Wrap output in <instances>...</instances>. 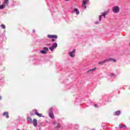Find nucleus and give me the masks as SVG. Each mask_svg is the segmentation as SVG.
<instances>
[{"label":"nucleus","mask_w":130,"mask_h":130,"mask_svg":"<svg viewBox=\"0 0 130 130\" xmlns=\"http://www.w3.org/2000/svg\"><path fill=\"white\" fill-rule=\"evenodd\" d=\"M120 114V111H117L115 112V115H119Z\"/></svg>","instance_id":"a211bd4d"},{"label":"nucleus","mask_w":130,"mask_h":130,"mask_svg":"<svg viewBox=\"0 0 130 130\" xmlns=\"http://www.w3.org/2000/svg\"><path fill=\"white\" fill-rule=\"evenodd\" d=\"M41 53H42L43 54H46L47 53V52L45 50H41Z\"/></svg>","instance_id":"6ab92c4d"},{"label":"nucleus","mask_w":130,"mask_h":130,"mask_svg":"<svg viewBox=\"0 0 130 130\" xmlns=\"http://www.w3.org/2000/svg\"><path fill=\"white\" fill-rule=\"evenodd\" d=\"M32 122H33V124H34V126H35V127L37 126V125L38 124V123L37 122V119H34Z\"/></svg>","instance_id":"0eeeda50"},{"label":"nucleus","mask_w":130,"mask_h":130,"mask_svg":"<svg viewBox=\"0 0 130 130\" xmlns=\"http://www.w3.org/2000/svg\"><path fill=\"white\" fill-rule=\"evenodd\" d=\"M94 107L98 108V105H94Z\"/></svg>","instance_id":"b1692460"},{"label":"nucleus","mask_w":130,"mask_h":130,"mask_svg":"<svg viewBox=\"0 0 130 130\" xmlns=\"http://www.w3.org/2000/svg\"><path fill=\"white\" fill-rule=\"evenodd\" d=\"M86 4H87V2H83L82 4L83 8H84L85 9L87 8V6H86Z\"/></svg>","instance_id":"dca6fc26"},{"label":"nucleus","mask_w":130,"mask_h":130,"mask_svg":"<svg viewBox=\"0 0 130 130\" xmlns=\"http://www.w3.org/2000/svg\"><path fill=\"white\" fill-rule=\"evenodd\" d=\"M1 27L2 29H6V25H5L4 24H2Z\"/></svg>","instance_id":"412c9836"},{"label":"nucleus","mask_w":130,"mask_h":130,"mask_svg":"<svg viewBox=\"0 0 130 130\" xmlns=\"http://www.w3.org/2000/svg\"><path fill=\"white\" fill-rule=\"evenodd\" d=\"M119 10L120 8L118 6H115L113 8V12H114V13H116V14L119 12Z\"/></svg>","instance_id":"7ed1b4c3"},{"label":"nucleus","mask_w":130,"mask_h":130,"mask_svg":"<svg viewBox=\"0 0 130 130\" xmlns=\"http://www.w3.org/2000/svg\"><path fill=\"white\" fill-rule=\"evenodd\" d=\"M49 115L51 118H54V115L53 114L52 109H50L49 111Z\"/></svg>","instance_id":"20e7f679"},{"label":"nucleus","mask_w":130,"mask_h":130,"mask_svg":"<svg viewBox=\"0 0 130 130\" xmlns=\"http://www.w3.org/2000/svg\"><path fill=\"white\" fill-rule=\"evenodd\" d=\"M58 128H59V127H60V125H58Z\"/></svg>","instance_id":"bb28decb"},{"label":"nucleus","mask_w":130,"mask_h":130,"mask_svg":"<svg viewBox=\"0 0 130 130\" xmlns=\"http://www.w3.org/2000/svg\"><path fill=\"white\" fill-rule=\"evenodd\" d=\"M35 114L39 116V117H41L42 116V114L38 113L37 111L35 112Z\"/></svg>","instance_id":"9b49d317"},{"label":"nucleus","mask_w":130,"mask_h":130,"mask_svg":"<svg viewBox=\"0 0 130 130\" xmlns=\"http://www.w3.org/2000/svg\"><path fill=\"white\" fill-rule=\"evenodd\" d=\"M44 50H45V51H46L47 52V51H48V48L44 47Z\"/></svg>","instance_id":"4be33fe9"},{"label":"nucleus","mask_w":130,"mask_h":130,"mask_svg":"<svg viewBox=\"0 0 130 130\" xmlns=\"http://www.w3.org/2000/svg\"><path fill=\"white\" fill-rule=\"evenodd\" d=\"M5 7L6 5H5V4H3L2 5H0V10H3L5 9Z\"/></svg>","instance_id":"ddd939ff"},{"label":"nucleus","mask_w":130,"mask_h":130,"mask_svg":"<svg viewBox=\"0 0 130 130\" xmlns=\"http://www.w3.org/2000/svg\"><path fill=\"white\" fill-rule=\"evenodd\" d=\"M75 52L76 49H74L71 52H69V55H70L71 57H75V56H76V55L75 54Z\"/></svg>","instance_id":"39448f33"},{"label":"nucleus","mask_w":130,"mask_h":130,"mask_svg":"<svg viewBox=\"0 0 130 130\" xmlns=\"http://www.w3.org/2000/svg\"><path fill=\"white\" fill-rule=\"evenodd\" d=\"M56 47H57V43H55L52 45V46L49 47V49H50V50H51V51H53L54 48H56Z\"/></svg>","instance_id":"f03ea898"},{"label":"nucleus","mask_w":130,"mask_h":130,"mask_svg":"<svg viewBox=\"0 0 130 130\" xmlns=\"http://www.w3.org/2000/svg\"><path fill=\"white\" fill-rule=\"evenodd\" d=\"M119 127L120 128H126V125H124L123 124H120L119 125Z\"/></svg>","instance_id":"9d476101"},{"label":"nucleus","mask_w":130,"mask_h":130,"mask_svg":"<svg viewBox=\"0 0 130 130\" xmlns=\"http://www.w3.org/2000/svg\"><path fill=\"white\" fill-rule=\"evenodd\" d=\"M96 70H97V68H94L93 69H90L89 70H88L87 71V73H89V72H93L94 71H96Z\"/></svg>","instance_id":"2eb2a0df"},{"label":"nucleus","mask_w":130,"mask_h":130,"mask_svg":"<svg viewBox=\"0 0 130 130\" xmlns=\"http://www.w3.org/2000/svg\"><path fill=\"white\" fill-rule=\"evenodd\" d=\"M64 1H66V2H69V1L70 0H64Z\"/></svg>","instance_id":"cd10ccee"},{"label":"nucleus","mask_w":130,"mask_h":130,"mask_svg":"<svg viewBox=\"0 0 130 130\" xmlns=\"http://www.w3.org/2000/svg\"><path fill=\"white\" fill-rule=\"evenodd\" d=\"M48 38H50L51 39H57V35H48L47 36Z\"/></svg>","instance_id":"423d86ee"},{"label":"nucleus","mask_w":130,"mask_h":130,"mask_svg":"<svg viewBox=\"0 0 130 130\" xmlns=\"http://www.w3.org/2000/svg\"><path fill=\"white\" fill-rule=\"evenodd\" d=\"M9 3V0H4V5H8Z\"/></svg>","instance_id":"aec40b11"},{"label":"nucleus","mask_w":130,"mask_h":130,"mask_svg":"<svg viewBox=\"0 0 130 130\" xmlns=\"http://www.w3.org/2000/svg\"><path fill=\"white\" fill-rule=\"evenodd\" d=\"M0 100H2V96H0Z\"/></svg>","instance_id":"a878e982"},{"label":"nucleus","mask_w":130,"mask_h":130,"mask_svg":"<svg viewBox=\"0 0 130 130\" xmlns=\"http://www.w3.org/2000/svg\"><path fill=\"white\" fill-rule=\"evenodd\" d=\"M4 116H6L7 118H9V113L8 112H4L3 113Z\"/></svg>","instance_id":"f8f14e48"},{"label":"nucleus","mask_w":130,"mask_h":130,"mask_svg":"<svg viewBox=\"0 0 130 130\" xmlns=\"http://www.w3.org/2000/svg\"><path fill=\"white\" fill-rule=\"evenodd\" d=\"M72 13H76V15H79V14H80V12L79 11V10H78L77 9H74Z\"/></svg>","instance_id":"1a4fd4ad"},{"label":"nucleus","mask_w":130,"mask_h":130,"mask_svg":"<svg viewBox=\"0 0 130 130\" xmlns=\"http://www.w3.org/2000/svg\"><path fill=\"white\" fill-rule=\"evenodd\" d=\"M83 2H86V4L89 2V0H84Z\"/></svg>","instance_id":"5701e85b"},{"label":"nucleus","mask_w":130,"mask_h":130,"mask_svg":"<svg viewBox=\"0 0 130 130\" xmlns=\"http://www.w3.org/2000/svg\"><path fill=\"white\" fill-rule=\"evenodd\" d=\"M27 120L28 122H32V118H31L30 117H27Z\"/></svg>","instance_id":"4468645a"},{"label":"nucleus","mask_w":130,"mask_h":130,"mask_svg":"<svg viewBox=\"0 0 130 130\" xmlns=\"http://www.w3.org/2000/svg\"><path fill=\"white\" fill-rule=\"evenodd\" d=\"M52 41H55V40H54V39H52Z\"/></svg>","instance_id":"393cba45"},{"label":"nucleus","mask_w":130,"mask_h":130,"mask_svg":"<svg viewBox=\"0 0 130 130\" xmlns=\"http://www.w3.org/2000/svg\"><path fill=\"white\" fill-rule=\"evenodd\" d=\"M106 61H107V60H105L102 61L101 62H99L98 63H99V64H103V63L106 62Z\"/></svg>","instance_id":"f3484780"},{"label":"nucleus","mask_w":130,"mask_h":130,"mask_svg":"<svg viewBox=\"0 0 130 130\" xmlns=\"http://www.w3.org/2000/svg\"><path fill=\"white\" fill-rule=\"evenodd\" d=\"M106 60H107V61H112V62H116V59H113L112 58H110Z\"/></svg>","instance_id":"6e6552de"},{"label":"nucleus","mask_w":130,"mask_h":130,"mask_svg":"<svg viewBox=\"0 0 130 130\" xmlns=\"http://www.w3.org/2000/svg\"><path fill=\"white\" fill-rule=\"evenodd\" d=\"M107 14H108V11H105V12L102 13V15L99 16L100 22H101V19H102V17H104L105 18H106V15H107Z\"/></svg>","instance_id":"f257e3e1"}]
</instances>
